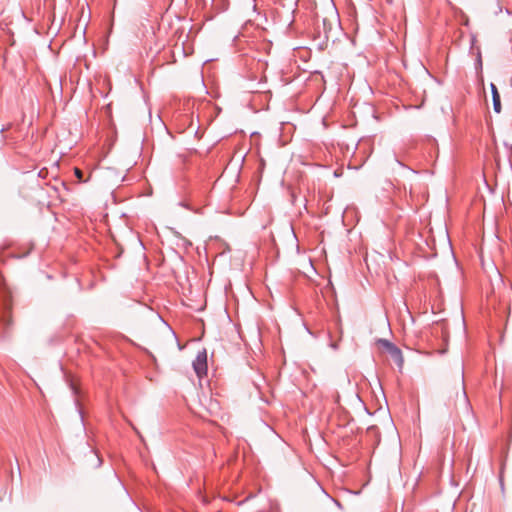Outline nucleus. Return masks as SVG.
Returning <instances> with one entry per match:
<instances>
[{"mask_svg": "<svg viewBox=\"0 0 512 512\" xmlns=\"http://www.w3.org/2000/svg\"><path fill=\"white\" fill-rule=\"evenodd\" d=\"M377 343L383 347L392 357V359L396 362V364L401 367L403 365V356L401 350L391 343L387 339H379Z\"/></svg>", "mask_w": 512, "mask_h": 512, "instance_id": "obj_1", "label": "nucleus"}, {"mask_svg": "<svg viewBox=\"0 0 512 512\" xmlns=\"http://www.w3.org/2000/svg\"><path fill=\"white\" fill-rule=\"evenodd\" d=\"M192 365L199 378H202L207 374V351L205 349H202L197 353Z\"/></svg>", "mask_w": 512, "mask_h": 512, "instance_id": "obj_2", "label": "nucleus"}, {"mask_svg": "<svg viewBox=\"0 0 512 512\" xmlns=\"http://www.w3.org/2000/svg\"><path fill=\"white\" fill-rule=\"evenodd\" d=\"M490 87H491V93H492L493 109L496 113H500L501 112L500 94H499L495 84L491 83Z\"/></svg>", "mask_w": 512, "mask_h": 512, "instance_id": "obj_3", "label": "nucleus"}, {"mask_svg": "<svg viewBox=\"0 0 512 512\" xmlns=\"http://www.w3.org/2000/svg\"><path fill=\"white\" fill-rule=\"evenodd\" d=\"M74 174L79 182H86L87 179H84L83 171L79 168H74Z\"/></svg>", "mask_w": 512, "mask_h": 512, "instance_id": "obj_4", "label": "nucleus"}, {"mask_svg": "<svg viewBox=\"0 0 512 512\" xmlns=\"http://www.w3.org/2000/svg\"><path fill=\"white\" fill-rule=\"evenodd\" d=\"M461 387H462L463 397H464V398H466V392H465V389H464V378H463V374L461 375Z\"/></svg>", "mask_w": 512, "mask_h": 512, "instance_id": "obj_5", "label": "nucleus"}, {"mask_svg": "<svg viewBox=\"0 0 512 512\" xmlns=\"http://www.w3.org/2000/svg\"><path fill=\"white\" fill-rule=\"evenodd\" d=\"M335 402H336V403H338V402H339V395H338V394H337V396H336Z\"/></svg>", "mask_w": 512, "mask_h": 512, "instance_id": "obj_6", "label": "nucleus"}, {"mask_svg": "<svg viewBox=\"0 0 512 512\" xmlns=\"http://www.w3.org/2000/svg\"><path fill=\"white\" fill-rule=\"evenodd\" d=\"M478 61H479V64L481 65V56L480 55L478 56Z\"/></svg>", "mask_w": 512, "mask_h": 512, "instance_id": "obj_7", "label": "nucleus"}]
</instances>
